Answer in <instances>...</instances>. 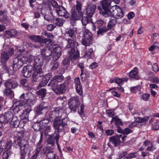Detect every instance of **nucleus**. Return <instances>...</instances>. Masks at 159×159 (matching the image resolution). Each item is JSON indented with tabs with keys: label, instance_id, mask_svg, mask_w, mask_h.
I'll return each mask as SVG.
<instances>
[{
	"label": "nucleus",
	"instance_id": "nucleus-1",
	"mask_svg": "<svg viewBox=\"0 0 159 159\" xmlns=\"http://www.w3.org/2000/svg\"><path fill=\"white\" fill-rule=\"evenodd\" d=\"M64 112L63 109L56 108L48 114V118L51 120L55 118L53 123V127L58 132L64 131L67 125L68 118L66 117L61 119V116Z\"/></svg>",
	"mask_w": 159,
	"mask_h": 159
},
{
	"label": "nucleus",
	"instance_id": "nucleus-2",
	"mask_svg": "<svg viewBox=\"0 0 159 159\" xmlns=\"http://www.w3.org/2000/svg\"><path fill=\"white\" fill-rule=\"evenodd\" d=\"M13 143H15L16 145L20 148V159H29L31 147L28 141L20 138L17 139L16 140H14Z\"/></svg>",
	"mask_w": 159,
	"mask_h": 159
},
{
	"label": "nucleus",
	"instance_id": "nucleus-3",
	"mask_svg": "<svg viewBox=\"0 0 159 159\" xmlns=\"http://www.w3.org/2000/svg\"><path fill=\"white\" fill-rule=\"evenodd\" d=\"M43 59L39 57H36L34 59V69L33 70L32 81L33 83L38 81L43 75L42 69V66L43 63Z\"/></svg>",
	"mask_w": 159,
	"mask_h": 159
},
{
	"label": "nucleus",
	"instance_id": "nucleus-4",
	"mask_svg": "<svg viewBox=\"0 0 159 159\" xmlns=\"http://www.w3.org/2000/svg\"><path fill=\"white\" fill-rule=\"evenodd\" d=\"M113 0H103L101 2L102 8L101 7H98V9L100 10V12L106 16L114 17L115 16L117 10L116 9L113 10V12L110 11L111 8V3Z\"/></svg>",
	"mask_w": 159,
	"mask_h": 159
},
{
	"label": "nucleus",
	"instance_id": "nucleus-5",
	"mask_svg": "<svg viewBox=\"0 0 159 159\" xmlns=\"http://www.w3.org/2000/svg\"><path fill=\"white\" fill-rule=\"evenodd\" d=\"M71 80L70 76L67 77L65 78V81L63 83L51 87L52 89L57 94L63 93L69 88Z\"/></svg>",
	"mask_w": 159,
	"mask_h": 159
},
{
	"label": "nucleus",
	"instance_id": "nucleus-6",
	"mask_svg": "<svg viewBox=\"0 0 159 159\" xmlns=\"http://www.w3.org/2000/svg\"><path fill=\"white\" fill-rule=\"evenodd\" d=\"M27 100H19L16 102L14 101L13 107L15 112H18L20 111V107L25 106V110L23 112L29 114L32 110L31 106L27 104Z\"/></svg>",
	"mask_w": 159,
	"mask_h": 159
},
{
	"label": "nucleus",
	"instance_id": "nucleus-7",
	"mask_svg": "<svg viewBox=\"0 0 159 159\" xmlns=\"http://www.w3.org/2000/svg\"><path fill=\"white\" fill-rule=\"evenodd\" d=\"M82 4L79 2H77V4L73 6L71 10V20H79L81 18L83 13L81 11Z\"/></svg>",
	"mask_w": 159,
	"mask_h": 159
},
{
	"label": "nucleus",
	"instance_id": "nucleus-8",
	"mask_svg": "<svg viewBox=\"0 0 159 159\" xmlns=\"http://www.w3.org/2000/svg\"><path fill=\"white\" fill-rule=\"evenodd\" d=\"M93 34L88 30H85L84 33V39L82 41L83 45L87 47L90 46L92 43Z\"/></svg>",
	"mask_w": 159,
	"mask_h": 159
},
{
	"label": "nucleus",
	"instance_id": "nucleus-9",
	"mask_svg": "<svg viewBox=\"0 0 159 159\" xmlns=\"http://www.w3.org/2000/svg\"><path fill=\"white\" fill-rule=\"evenodd\" d=\"M24 57L22 55H20L13 59V69L14 71H17L23 66L24 62Z\"/></svg>",
	"mask_w": 159,
	"mask_h": 159
},
{
	"label": "nucleus",
	"instance_id": "nucleus-10",
	"mask_svg": "<svg viewBox=\"0 0 159 159\" xmlns=\"http://www.w3.org/2000/svg\"><path fill=\"white\" fill-rule=\"evenodd\" d=\"M29 39L35 43H39L43 45L49 42V39L43 38V36L39 35H32L29 36Z\"/></svg>",
	"mask_w": 159,
	"mask_h": 159
},
{
	"label": "nucleus",
	"instance_id": "nucleus-11",
	"mask_svg": "<svg viewBox=\"0 0 159 159\" xmlns=\"http://www.w3.org/2000/svg\"><path fill=\"white\" fill-rule=\"evenodd\" d=\"M12 145L13 143L11 141H10L6 143L3 156V157L4 159H8V157L11 155L12 153L11 148Z\"/></svg>",
	"mask_w": 159,
	"mask_h": 159
},
{
	"label": "nucleus",
	"instance_id": "nucleus-12",
	"mask_svg": "<svg viewBox=\"0 0 159 159\" xmlns=\"http://www.w3.org/2000/svg\"><path fill=\"white\" fill-rule=\"evenodd\" d=\"M43 151L48 159H59L58 156L53 152L52 148L50 147H45Z\"/></svg>",
	"mask_w": 159,
	"mask_h": 159
},
{
	"label": "nucleus",
	"instance_id": "nucleus-13",
	"mask_svg": "<svg viewBox=\"0 0 159 159\" xmlns=\"http://www.w3.org/2000/svg\"><path fill=\"white\" fill-rule=\"evenodd\" d=\"M58 133V132L56 135L55 134H52L48 137L47 140L48 145H50L51 147L54 146L55 145V140H56V143L58 146V140L60 138V135Z\"/></svg>",
	"mask_w": 159,
	"mask_h": 159
},
{
	"label": "nucleus",
	"instance_id": "nucleus-14",
	"mask_svg": "<svg viewBox=\"0 0 159 159\" xmlns=\"http://www.w3.org/2000/svg\"><path fill=\"white\" fill-rule=\"evenodd\" d=\"M56 11L57 14L60 16H63L66 19L69 18L70 16L69 13L66 11L65 8L61 5H59Z\"/></svg>",
	"mask_w": 159,
	"mask_h": 159
},
{
	"label": "nucleus",
	"instance_id": "nucleus-15",
	"mask_svg": "<svg viewBox=\"0 0 159 159\" xmlns=\"http://www.w3.org/2000/svg\"><path fill=\"white\" fill-rule=\"evenodd\" d=\"M64 77L62 75H57L54 76L52 79L50 81L48 86L52 87L58 84L59 83H61L64 80Z\"/></svg>",
	"mask_w": 159,
	"mask_h": 159
},
{
	"label": "nucleus",
	"instance_id": "nucleus-16",
	"mask_svg": "<svg viewBox=\"0 0 159 159\" xmlns=\"http://www.w3.org/2000/svg\"><path fill=\"white\" fill-rule=\"evenodd\" d=\"M69 57L71 60H77L80 56V52L77 48H71L68 52Z\"/></svg>",
	"mask_w": 159,
	"mask_h": 159
},
{
	"label": "nucleus",
	"instance_id": "nucleus-17",
	"mask_svg": "<svg viewBox=\"0 0 159 159\" xmlns=\"http://www.w3.org/2000/svg\"><path fill=\"white\" fill-rule=\"evenodd\" d=\"M96 5L92 4H87V7L85 9V13L86 16L91 18L94 14Z\"/></svg>",
	"mask_w": 159,
	"mask_h": 159
},
{
	"label": "nucleus",
	"instance_id": "nucleus-18",
	"mask_svg": "<svg viewBox=\"0 0 159 159\" xmlns=\"http://www.w3.org/2000/svg\"><path fill=\"white\" fill-rule=\"evenodd\" d=\"M52 76V74L51 73H48L45 76H43V75L42 76L41 79L37 81V82H39V86L40 87H42L45 86ZM34 83H35V82Z\"/></svg>",
	"mask_w": 159,
	"mask_h": 159
},
{
	"label": "nucleus",
	"instance_id": "nucleus-19",
	"mask_svg": "<svg viewBox=\"0 0 159 159\" xmlns=\"http://www.w3.org/2000/svg\"><path fill=\"white\" fill-rule=\"evenodd\" d=\"M41 52L44 60L48 61L52 58V51L48 48L42 49Z\"/></svg>",
	"mask_w": 159,
	"mask_h": 159
},
{
	"label": "nucleus",
	"instance_id": "nucleus-20",
	"mask_svg": "<svg viewBox=\"0 0 159 159\" xmlns=\"http://www.w3.org/2000/svg\"><path fill=\"white\" fill-rule=\"evenodd\" d=\"M138 68L137 67H135L129 73L128 76L130 78L133 80H138L140 78Z\"/></svg>",
	"mask_w": 159,
	"mask_h": 159
},
{
	"label": "nucleus",
	"instance_id": "nucleus-21",
	"mask_svg": "<svg viewBox=\"0 0 159 159\" xmlns=\"http://www.w3.org/2000/svg\"><path fill=\"white\" fill-rule=\"evenodd\" d=\"M66 40L67 41L66 45L67 48H77L78 45V43L76 41V39L66 38Z\"/></svg>",
	"mask_w": 159,
	"mask_h": 159
},
{
	"label": "nucleus",
	"instance_id": "nucleus-22",
	"mask_svg": "<svg viewBox=\"0 0 159 159\" xmlns=\"http://www.w3.org/2000/svg\"><path fill=\"white\" fill-rule=\"evenodd\" d=\"M24 126V123H22L21 120H18L16 117H13L10 122V126L11 128H23Z\"/></svg>",
	"mask_w": 159,
	"mask_h": 159
},
{
	"label": "nucleus",
	"instance_id": "nucleus-23",
	"mask_svg": "<svg viewBox=\"0 0 159 159\" xmlns=\"http://www.w3.org/2000/svg\"><path fill=\"white\" fill-rule=\"evenodd\" d=\"M4 85L6 87L5 89H10L17 87L18 85L16 80L14 79H11L7 80L5 82Z\"/></svg>",
	"mask_w": 159,
	"mask_h": 159
},
{
	"label": "nucleus",
	"instance_id": "nucleus-24",
	"mask_svg": "<svg viewBox=\"0 0 159 159\" xmlns=\"http://www.w3.org/2000/svg\"><path fill=\"white\" fill-rule=\"evenodd\" d=\"M75 86L77 92L80 96L83 95L82 86L81 84L79 77H77L75 80Z\"/></svg>",
	"mask_w": 159,
	"mask_h": 159
},
{
	"label": "nucleus",
	"instance_id": "nucleus-25",
	"mask_svg": "<svg viewBox=\"0 0 159 159\" xmlns=\"http://www.w3.org/2000/svg\"><path fill=\"white\" fill-rule=\"evenodd\" d=\"M76 29L75 28H70L66 30V38H69L72 39H76Z\"/></svg>",
	"mask_w": 159,
	"mask_h": 159
},
{
	"label": "nucleus",
	"instance_id": "nucleus-26",
	"mask_svg": "<svg viewBox=\"0 0 159 159\" xmlns=\"http://www.w3.org/2000/svg\"><path fill=\"white\" fill-rule=\"evenodd\" d=\"M16 31L14 30H6L4 32V36L7 39L12 38L17 34Z\"/></svg>",
	"mask_w": 159,
	"mask_h": 159
},
{
	"label": "nucleus",
	"instance_id": "nucleus-27",
	"mask_svg": "<svg viewBox=\"0 0 159 159\" xmlns=\"http://www.w3.org/2000/svg\"><path fill=\"white\" fill-rule=\"evenodd\" d=\"M5 98L12 99L14 97V92L10 89H5L3 92Z\"/></svg>",
	"mask_w": 159,
	"mask_h": 159
},
{
	"label": "nucleus",
	"instance_id": "nucleus-28",
	"mask_svg": "<svg viewBox=\"0 0 159 159\" xmlns=\"http://www.w3.org/2000/svg\"><path fill=\"white\" fill-rule=\"evenodd\" d=\"M109 141L114 144V147H117L119 145V136L116 135L111 137Z\"/></svg>",
	"mask_w": 159,
	"mask_h": 159
},
{
	"label": "nucleus",
	"instance_id": "nucleus-29",
	"mask_svg": "<svg viewBox=\"0 0 159 159\" xmlns=\"http://www.w3.org/2000/svg\"><path fill=\"white\" fill-rule=\"evenodd\" d=\"M10 55L8 54V52L3 51L2 52L1 54V62L4 63L10 58Z\"/></svg>",
	"mask_w": 159,
	"mask_h": 159
},
{
	"label": "nucleus",
	"instance_id": "nucleus-30",
	"mask_svg": "<svg viewBox=\"0 0 159 159\" xmlns=\"http://www.w3.org/2000/svg\"><path fill=\"white\" fill-rule=\"evenodd\" d=\"M20 83L22 85L23 89L26 90H29L30 89V86L27 84L26 79H22L20 80Z\"/></svg>",
	"mask_w": 159,
	"mask_h": 159
},
{
	"label": "nucleus",
	"instance_id": "nucleus-31",
	"mask_svg": "<svg viewBox=\"0 0 159 159\" xmlns=\"http://www.w3.org/2000/svg\"><path fill=\"white\" fill-rule=\"evenodd\" d=\"M29 113L23 112L20 115L21 121L22 123H25L27 122L29 120Z\"/></svg>",
	"mask_w": 159,
	"mask_h": 159
},
{
	"label": "nucleus",
	"instance_id": "nucleus-32",
	"mask_svg": "<svg viewBox=\"0 0 159 159\" xmlns=\"http://www.w3.org/2000/svg\"><path fill=\"white\" fill-rule=\"evenodd\" d=\"M54 20V24L59 27L62 26L65 21V20L61 18H55Z\"/></svg>",
	"mask_w": 159,
	"mask_h": 159
},
{
	"label": "nucleus",
	"instance_id": "nucleus-33",
	"mask_svg": "<svg viewBox=\"0 0 159 159\" xmlns=\"http://www.w3.org/2000/svg\"><path fill=\"white\" fill-rule=\"evenodd\" d=\"M95 25H97L98 28L100 29L102 27H105L106 26V22L102 20H97L95 23Z\"/></svg>",
	"mask_w": 159,
	"mask_h": 159
},
{
	"label": "nucleus",
	"instance_id": "nucleus-34",
	"mask_svg": "<svg viewBox=\"0 0 159 159\" xmlns=\"http://www.w3.org/2000/svg\"><path fill=\"white\" fill-rule=\"evenodd\" d=\"M113 121L115 122V125L117 128V132L119 133V118L118 116L112 117V120L111 121V123Z\"/></svg>",
	"mask_w": 159,
	"mask_h": 159
},
{
	"label": "nucleus",
	"instance_id": "nucleus-35",
	"mask_svg": "<svg viewBox=\"0 0 159 159\" xmlns=\"http://www.w3.org/2000/svg\"><path fill=\"white\" fill-rule=\"evenodd\" d=\"M4 115L7 122L10 121L11 120H11L13 119V118L15 117L13 116V113L11 111H8L6 112Z\"/></svg>",
	"mask_w": 159,
	"mask_h": 159
},
{
	"label": "nucleus",
	"instance_id": "nucleus-36",
	"mask_svg": "<svg viewBox=\"0 0 159 159\" xmlns=\"http://www.w3.org/2000/svg\"><path fill=\"white\" fill-rule=\"evenodd\" d=\"M59 65L58 61H52L50 65L51 70L52 71L57 70Z\"/></svg>",
	"mask_w": 159,
	"mask_h": 159
},
{
	"label": "nucleus",
	"instance_id": "nucleus-37",
	"mask_svg": "<svg viewBox=\"0 0 159 159\" xmlns=\"http://www.w3.org/2000/svg\"><path fill=\"white\" fill-rule=\"evenodd\" d=\"M46 90L44 89H42L38 91V94L39 98H43L46 94Z\"/></svg>",
	"mask_w": 159,
	"mask_h": 159
},
{
	"label": "nucleus",
	"instance_id": "nucleus-38",
	"mask_svg": "<svg viewBox=\"0 0 159 159\" xmlns=\"http://www.w3.org/2000/svg\"><path fill=\"white\" fill-rule=\"evenodd\" d=\"M52 48L53 49V53H56L61 55V47L58 46V45L57 46L56 45H53L52 47Z\"/></svg>",
	"mask_w": 159,
	"mask_h": 159
},
{
	"label": "nucleus",
	"instance_id": "nucleus-39",
	"mask_svg": "<svg viewBox=\"0 0 159 159\" xmlns=\"http://www.w3.org/2000/svg\"><path fill=\"white\" fill-rule=\"evenodd\" d=\"M71 104L73 106H77L78 107L81 104V103L79 100H69L68 104Z\"/></svg>",
	"mask_w": 159,
	"mask_h": 159
},
{
	"label": "nucleus",
	"instance_id": "nucleus-40",
	"mask_svg": "<svg viewBox=\"0 0 159 159\" xmlns=\"http://www.w3.org/2000/svg\"><path fill=\"white\" fill-rule=\"evenodd\" d=\"M48 108V106L43 107L42 105H41L37 108L36 112L37 114L40 115L43 113V110Z\"/></svg>",
	"mask_w": 159,
	"mask_h": 159
},
{
	"label": "nucleus",
	"instance_id": "nucleus-41",
	"mask_svg": "<svg viewBox=\"0 0 159 159\" xmlns=\"http://www.w3.org/2000/svg\"><path fill=\"white\" fill-rule=\"evenodd\" d=\"M91 20V18L88 17L87 16L83 17L81 22L83 25L85 26L87 24L90 22Z\"/></svg>",
	"mask_w": 159,
	"mask_h": 159
},
{
	"label": "nucleus",
	"instance_id": "nucleus-42",
	"mask_svg": "<svg viewBox=\"0 0 159 159\" xmlns=\"http://www.w3.org/2000/svg\"><path fill=\"white\" fill-rule=\"evenodd\" d=\"M116 22V19L115 18L110 20L107 25V27L109 29V30H111V27L113 26Z\"/></svg>",
	"mask_w": 159,
	"mask_h": 159
},
{
	"label": "nucleus",
	"instance_id": "nucleus-43",
	"mask_svg": "<svg viewBox=\"0 0 159 159\" xmlns=\"http://www.w3.org/2000/svg\"><path fill=\"white\" fill-rule=\"evenodd\" d=\"M51 15L48 14L45 15L44 16V19L49 22L55 20V17L52 14V12H51Z\"/></svg>",
	"mask_w": 159,
	"mask_h": 159
},
{
	"label": "nucleus",
	"instance_id": "nucleus-44",
	"mask_svg": "<svg viewBox=\"0 0 159 159\" xmlns=\"http://www.w3.org/2000/svg\"><path fill=\"white\" fill-rule=\"evenodd\" d=\"M51 120L48 117L44 118L39 121V123L42 125V127L45 126Z\"/></svg>",
	"mask_w": 159,
	"mask_h": 159
},
{
	"label": "nucleus",
	"instance_id": "nucleus-45",
	"mask_svg": "<svg viewBox=\"0 0 159 159\" xmlns=\"http://www.w3.org/2000/svg\"><path fill=\"white\" fill-rule=\"evenodd\" d=\"M99 30L97 32V34H98L102 35V34L107 32L109 30V29L106 26L104 27L99 29Z\"/></svg>",
	"mask_w": 159,
	"mask_h": 159
},
{
	"label": "nucleus",
	"instance_id": "nucleus-46",
	"mask_svg": "<svg viewBox=\"0 0 159 159\" xmlns=\"http://www.w3.org/2000/svg\"><path fill=\"white\" fill-rule=\"evenodd\" d=\"M132 132L133 130L129 129L128 128H125L124 130H123L120 128V133H123L125 134H128Z\"/></svg>",
	"mask_w": 159,
	"mask_h": 159
},
{
	"label": "nucleus",
	"instance_id": "nucleus-47",
	"mask_svg": "<svg viewBox=\"0 0 159 159\" xmlns=\"http://www.w3.org/2000/svg\"><path fill=\"white\" fill-rule=\"evenodd\" d=\"M61 56V54L56 53H53L52 52L51 56L52 58V61H57V60Z\"/></svg>",
	"mask_w": 159,
	"mask_h": 159
},
{
	"label": "nucleus",
	"instance_id": "nucleus-48",
	"mask_svg": "<svg viewBox=\"0 0 159 159\" xmlns=\"http://www.w3.org/2000/svg\"><path fill=\"white\" fill-rule=\"evenodd\" d=\"M141 89L140 86H135L131 87L130 89L131 92L133 93H136L139 91Z\"/></svg>",
	"mask_w": 159,
	"mask_h": 159
},
{
	"label": "nucleus",
	"instance_id": "nucleus-49",
	"mask_svg": "<svg viewBox=\"0 0 159 159\" xmlns=\"http://www.w3.org/2000/svg\"><path fill=\"white\" fill-rule=\"evenodd\" d=\"M149 119V117L148 116H146L143 118H140V117H139L138 118V120L136 122H138V124L139 123H141L143 122H145L146 121L148 120Z\"/></svg>",
	"mask_w": 159,
	"mask_h": 159
},
{
	"label": "nucleus",
	"instance_id": "nucleus-50",
	"mask_svg": "<svg viewBox=\"0 0 159 159\" xmlns=\"http://www.w3.org/2000/svg\"><path fill=\"white\" fill-rule=\"evenodd\" d=\"M0 122L2 124L3 123H8L4 114H2L0 115Z\"/></svg>",
	"mask_w": 159,
	"mask_h": 159
},
{
	"label": "nucleus",
	"instance_id": "nucleus-51",
	"mask_svg": "<svg viewBox=\"0 0 159 159\" xmlns=\"http://www.w3.org/2000/svg\"><path fill=\"white\" fill-rule=\"evenodd\" d=\"M152 70L155 73H157L159 71L158 65L157 63H154L152 65Z\"/></svg>",
	"mask_w": 159,
	"mask_h": 159
},
{
	"label": "nucleus",
	"instance_id": "nucleus-52",
	"mask_svg": "<svg viewBox=\"0 0 159 159\" xmlns=\"http://www.w3.org/2000/svg\"><path fill=\"white\" fill-rule=\"evenodd\" d=\"M33 70L32 69L31 70H28L25 72H24V73L23 74V76L26 78H29L32 75V72Z\"/></svg>",
	"mask_w": 159,
	"mask_h": 159
},
{
	"label": "nucleus",
	"instance_id": "nucleus-53",
	"mask_svg": "<svg viewBox=\"0 0 159 159\" xmlns=\"http://www.w3.org/2000/svg\"><path fill=\"white\" fill-rule=\"evenodd\" d=\"M152 128L155 130L159 129V121H156L153 123L152 125Z\"/></svg>",
	"mask_w": 159,
	"mask_h": 159
},
{
	"label": "nucleus",
	"instance_id": "nucleus-54",
	"mask_svg": "<svg viewBox=\"0 0 159 159\" xmlns=\"http://www.w3.org/2000/svg\"><path fill=\"white\" fill-rule=\"evenodd\" d=\"M70 63V61L68 58H65L62 61L63 65L66 67L68 66Z\"/></svg>",
	"mask_w": 159,
	"mask_h": 159
},
{
	"label": "nucleus",
	"instance_id": "nucleus-55",
	"mask_svg": "<svg viewBox=\"0 0 159 159\" xmlns=\"http://www.w3.org/2000/svg\"><path fill=\"white\" fill-rule=\"evenodd\" d=\"M126 3H129L132 6L135 5L136 3V2L134 0H123Z\"/></svg>",
	"mask_w": 159,
	"mask_h": 159
},
{
	"label": "nucleus",
	"instance_id": "nucleus-56",
	"mask_svg": "<svg viewBox=\"0 0 159 159\" xmlns=\"http://www.w3.org/2000/svg\"><path fill=\"white\" fill-rule=\"evenodd\" d=\"M7 48L8 49V54L10 55L11 57V56L14 54V49L13 47H8Z\"/></svg>",
	"mask_w": 159,
	"mask_h": 159
},
{
	"label": "nucleus",
	"instance_id": "nucleus-57",
	"mask_svg": "<svg viewBox=\"0 0 159 159\" xmlns=\"http://www.w3.org/2000/svg\"><path fill=\"white\" fill-rule=\"evenodd\" d=\"M106 113L108 115L109 117H112L114 115V113L112 110H106Z\"/></svg>",
	"mask_w": 159,
	"mask_h": 159
},
{
	"label": "nucleus",
	"instance_id": "nucleus-58",
	"mask_svg": "<svg viewBox=\"0 0 159 159\" xmlns=\"http://www.w3.org/2000/svg\"><path fill=\"white\" fill-rule=\"evenodd\" d=\"M28 44L29 46L33 49L34 48L38 49L40 48V46H39L34 44L31 43H28Z\"/></svg>",
	"mask_w": 159,
	"mask_h": 159
},
{
	"label": "nucleus",
	"instance_id": "nucleus-59",
	"mask_svg": "<svg viewBox=\"0 0 159 159\" xmlns=\"http://www.w3.org/2000/svg\"><path fill=\"white\" fill-rule=\"evenodd\" d=\"M135 15L134 13L133 12L131 11L129 13L127 16L128 19L130 20L133 19Z\"/></svg>",
	"mask_w": 159,
	"mask_h": 159
},
{
	"label": "nucleus",
	"instance_id": "nucleus-60",
	"mask_svg": "<svg viewBox=\"0 0 159 159\" xmlns=\"http://www.w3.org/2000/svg\"><path fill=\"white\" fill-rule=\"evenodd\" d=\"M51 3L52 5V6L53 7L55 8V10H56L57 8L59 6L57 3L56 1L53 0L51 1Z\"/></svg>",
	"mask_w": 159,
	"mask_h": 159
},
{
	"label": "nucleus",
	"instance_id": "nucleus-61",
	"mask_svg": "<svg viewBox=\"0 0 159 159\" xmlns=\"http://www.w3.org/2000/svg\"><path fill=\"white\" fill-rule=\"evenodd\" d=\"M55 27L56 26H54L53 24H51L47 25V29L48 31H52Z\"/></svg>",
	"mask_w": 159,
	"mask_h": 159
},
{
	"label": "nucleus",
	"instance_id": "nucleus-62",
	"mask_svg": "<svg viewBox=\"0 0 159 159\" xmlns=\"http://www.w3.org/2000/svg\"><path fill=\"white\" fill-rule=\"evenodd\" d=\"M98 66L97 63L96 62H94L90 65L89 66V68L91 69H94L97 67Z\"/></svg>",
	"mask_w": 159,
	"mask_h": 159
},
{
	"label": "nucleus",
	"instance_id": "nucleus-63",
	"mask_svg": "<svg viewBox=\"0 0 159 159\" xmlns=\"http://www.w3.org/2000/svg\"><path fill=\"white\" fill-rule=\"evenodd\" d=\"M137 155L135 152L131 153L129 154L127 157V158H131L136 157Z\"/></svg>",
	"mask_w": 159,
	"mask_h": 159
},
{
	"label": "nucleus",
	"instance_id": "nucleus-64",
	"mask_svg": "<svg viewBox=\"0 0 159 159\" xmlns=\"http://www.w3.org/2000/svg\"><path fill=\"white\" fill-rule=\"evenodd\" d=\"M105 133L108 136L111 135L114 133V131L113 129H107L105 131Z\"/></svg>",
	"mask_w": 159,
	"mask_h": 159
}]
</instances>
